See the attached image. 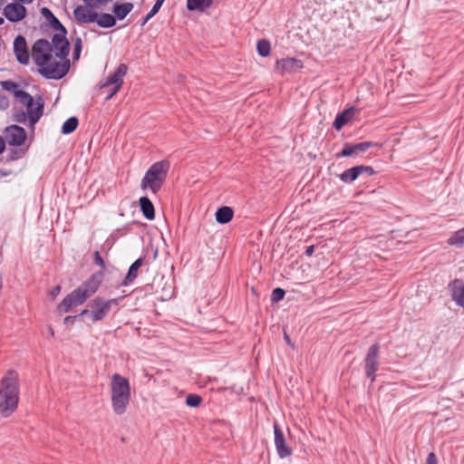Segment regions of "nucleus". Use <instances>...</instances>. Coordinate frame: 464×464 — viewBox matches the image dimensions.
I'll return each instance as SVG.
<instances>
[{
	"label": "nucleus",
	"mask_w": 464,
	"mask_h": 464,
	"mask_svg": "<svg viewBox=\"0 0 464 464\" xmlns=\"http://www.w3.org/2000/svg\"><path fill=\"white\" fill-rule=\"evenodd\" d=\"M70 44L63 34H53L52 41L37 40L32 48V58L38 72L46 79L59 80L70 69Z\"/></svg>",
	"instance_id": "f257e3e1"
},
{
	"label": "nucleus",
	"mask_w": 464,
	"mask_h": 464,
	"mask_svg": "<svg viewBox=\"0 0 464 464\" xmlns=\"http://www.w3.org/2000/svg\"><path fill=\"white\" fill-rule=\"evenodd\" d=\"M19 401V374L14 370L7 371L0 382V414L10 416Z\"/></svg>",
	"instance_id": "f03ea898"
},
{
	"label": "nucleus",
	"mask_w": 464,
	"mask_h": 464,
	"mask_svg": "<svg viewBox=\"0 0 464 464\" xmlns=\"http://www.w3.org/2000/svg\"><path fill=\"white\" fill-rule=\"evenodd\" d=\"M102 279L103 274L102 272L94 273L87 281L63 298L58 304L57 311L60 314L68 313L73 307L84 304L88 298L97 292Z\"/></svg>",
	"instance_id": "7ed1b4c3"
},
{
	"label": "nucleus",
	"mask_w": 464,
	"mask_h": 464,
	"mask_svg": "<svg viewBox=\"0 0 464 464\" xmlns=\"http://www.w3.org/2000/svg\"><path fill=\"white\" fill-rule=\"evenodd\" d=\"M111 407L115 414L126 412L130 401V385L127 378L114 373L110 383Z\"/></svg>",
	"instance_id": "20e7f679"
},
{
	"label": "nucleus",
	"mask_w": 464,
	"mask_h": 464,
	"mask_svg": "<svg viewBox=\"0 0 464 464\" xmlns=\"http://www.w3.org/2000/svg\"><path fill=\"white\" fill-rule=\"evenodd\" d=\"M169 167L170 164L168 160H160L153 163L141 179V189H148L152 194H157L166 181Z\"/></svg>",
	"instance_id": "39448f33"
},
{
	"label": "nucleus",
	"mask_w": 464,
	"mask_h": 464,
	"mask_svg": "<svg viewBox=\"0 0 464 464\" xmlns=\"http://www.w3.org/2000/svg\"><path fill=\"white\" fill-rule=\"evenodd\" d=\"M14 98L20 104L26 108L30 125L34 127L44 113V103L42 97L39 96L34 100L28 92L20 90L19 92H15Z\"/></svg>",
	"instance_id": "423d86ee"
},
{
	"label": "nucleus",
	"mask_w": 464,
	"mask_h": 464,
	"mask_svg": "<svg viewBox=\"0 0 464 464\" xmlns=\"http://www.w3.org/2000/svg\"><path fill=\"white\" fill-rule=\"evenodd\" d=\"M121 298H114L104 300L101 297H96L91 304V319L92 322H98L104 319L112 306H117Z\"/></svg>",
	"instance_id": "0eeeda50"
},
{
	"label": "nucleus",
	"mask_w": 464,
	"mask_h": 464,
	"mask_svg": "<svg viewBox=\"0 0 464 464\" xmlns=\"http://www.w3.org/2000/svg\"><path fill=\"white\" fill-rule=\"evenodd\" d=\"M378 354H379V346L377 343L372 344L366 354L365 358V374L372 381L375 380V372L378 369Z\"/></svg>",
	"instance_id": "6e6552de"
},
{
	"label": "nucleus",
	"mask_w": 464,
	"mask_h": 464,
	"mask_svg": "<svg viewBox=\"0 0 464 464\" xmlns=\"http://www.w3.org/2000/svg\"><path fill=\"white\" fill-rule=\"evenodd\" d=\"M5 140L11 146H22L26 140V132L23 127L11 125L5 129Z\"/></svg>",
	"instance_id": "1a4fd4ad"
},
{
	"label": "nucleus",
	"mask_w": 464,
	"mask_h": 464,
	"mask_svg": "<svg viewBox=\"0 0 464 464\" xmlns=\"http://www.w3.org/2000/svg\"><path fill=\"white\" fill-rule=\"evenodd\" d=\"M26 8L20 3L7 4L3 9V14L12 23L22 21L26 16Z\"/></svg>",
	"instance_id": "9d476101"
},
{
	"label": "nucleus",
	"mask_w": 464,
	"mask_h": 464,
	"mask_svg": "<svg viewBox=\"0 0 464 464\" xmlns=\"http://www.w3.org/2000/svg\"><path fill=\"white\" fill-rule=\"evenodd\" d=\"M274 434L275 446L278 457L280 459H285L290 457L293 453V450L291 447L287 445L284 433L276 423L274 424Z\"/></svg>",
	"instance_id": "9b49d317"
},
{
	"label": "nucleus",
	"mask_w": 464,
	"mask_h": 464,
	"mask_svg": "<svg viewBox=\"0 0 464 464\" xmlns=\"http://www.w3.org/2000/svg\"><path fill=\"white\" fill-rule=\"evenodd\" d=\"M14 53L16 60L21 64H28L30 55L27 50L25 38L22 35H17L14 41Z\"/></svg>",
	"instance_id": "f8f14e48"
},
{
	"label": "nucleus",
	"mask_w": 464,
	"mask_h": 464,
	"mask_svg": "<svg viewBox=\"0 0 464 464\" xmlns=\"http://www.w3.org/2000/svg\"><path fill=\"white\" fill-rule=\"evenodd\" d=\"M94 7H90L87 5H78L74 11L73 15L75 19L82 24H90L96 21L98 18V14L93 11Z\"/></svg>",
	"instance_id": "ddd939ff"
},
{
	"label": "nucleus",
	"mask_w": 464,
	"mask_h": 464,
	"mask_svg": "<svg viewBox=\"0 0 464 464\" xmlns=\"http://www.w3.org/2000/svg\"><path fill=\"white\" fill-rule=\"evenodd\" d=\"M303 67V62L296 58H284L277 60L276 69L280 73H292Z\"/></svg>",
	"instance_id": "4468645a"
},
{
	"label": "nucleus",
	"mask_w": 464,
	"mask_h": 464,
	"mask_svg": "<svg viewBox=\"0 0 464 464\" xmlns=\"http://www.w3.org/2000/svg\"><path fill=\"white\" fill-rule=\"evenodd\" d=\"M127 71V65L125 63H121L116 70L108 76L104 83L101 85V88H105L111 85L121 87L123 83V77L126 75Z\"/></svg>",
	"instance_id": "2eb2a0df"
},
{
	"label": "nucleus",
	"mask_w": 464,
	"mask_h": 464,
	"mask_svg": "<svg viewBox=\"0 0 464 464\" xmlns=\"http://www.w3.org/2000/svg\"><path fill=\"white\" fill-rule=\"evenodd\" d=\"M374 144L371 141L360 142L354 145L345 143L342 151L338 154V157H351L359 153L366 151L372 148Z\"/></svg>",
	"instance_id": "dca6fc26"
},
{
	"label": "nucleus",
	"mask_w": 464,
	"mask_h": 464,
	"mask_svg": "<svg viewBox=\"0 0 464 464\" xmlns=\"http://www.w3.org/2000/svg\"><path fill=\"white\" fill-rule=\"evenodd\" d=\"M42 15L49 22L51 27L57 31L58 33L56 34H63V36H66V29L65 27L60 23V21L53 15L52 11L47 7H43L41 9Z\"/></svg>",
	"instance_id": "f3484780"
},
{
	"label": "nucleus",
	"mask_w": 464,
	"mask_h": 464,
	"mask_svg": "<svg viewBox=\"0 0 464 464\" xmlns=\"http://www.w3.org/2000/svg\"><path fill=\"white\" fill-rule=\"evenodd\" d=\"M354 111L355 109L351 107L339 113L333 124L335 130H340L346 123H348L353 119Z\"/></svg>",
	"instance_id": "a211bd4d"
},
{
	"label": "nucleus",
	"mask_w": 464,
	"mask_h": 464,
	"mask_svg": "<svg viewBox=\"0 0 464 464\" xmlns=\"http://www.w3.org/2000/svg\"><path fill=\"white\" fill-rule=\"evenodd\" d=\"M143 216L152 220L155 218V209L152 202L147 197H141L139 200Z\"/></svg>",
	"instance_id": "6ab92c4d"
},
{
	"label": "nucleus",
	"mask_w": 464,
	"mask_h": 464,
	"mask_svg": "<svg viewBox=\"0 0 464 464\" xmlns=\"http://www.w3.org/2000/svg\"><path fill=\"white\" fill-rule=\"evenodd\" d=\"M132 9L133 4L128 2L123 4H115L113 5L112 12L115 18L122 20L131 12Z\"/></svg>",
	"instance_id": "aec40b11"
},
{
	"label": "nucleus",
	"mask_w": 464,
	"mask_h": 464,
	"mask_svg": "<svg viewBox=\"0 0 464 464\" xmlns=\"http://www.w3.org/2000/svg\"><path fill=\"white\" fill-rule=\"evenodd\" d=\"M213 3V0H187V8L189 11L204 12Z\"/></svg>",
	"instance_id": "412c9836"
},
{
	"label": "nucleus",
	"mask_w": 464,
	"mask_h": 464,
	"mask_svg": "<svg viewBox=\"0 0 464 464\" xmlns=\"http://www.w3.org/2000/svg\"><path fill=\"white\" fill-rule=\"evenodd\" d=\"M233 209L230 207H221L216 212V220L220 224H227L233 218Z\"/></svg>",
	"instance_id": "4be33fe9"
},
{
	"label": "nucleus",
	"mask_w": 464,
	"mask_h": 464,
	"mask_svg": "<svg viewBox=\"0 0 464 464\" xmlns=\"http://www.w3.org/2000/svg\"><path fill=\"white\" fill-rule=\"evenodd\" d=\"M142 264V258H138L136 261H134V263L131 264L124 279V285L131 283L138 276V271Z\"/></svg>",
	"instance_id": "5701e85b"
},
{
	"label": "nucleus",
	"mask_w": 464,
	"mask_h": 464,
	"mask_svg": "<svg viewBox=\"0 0 464 464\" xmlns=\"http://www.w3.org/2000/svg\"><path fill=\"white\" fill-rule=\"evenodd\" d=\"M448 245L455 246V247H463L464 246V227L459 229L452 236H450L447 240Z\"/></svg>",
	"instance_id": "b1692460"
},
{
	"label": "nucleus",
	"mask_w": 464,
	"mask_h": 464,
	"mask_svg": "<svg viewBox=\"0 0 464 464\" xmlns=\"http://www.w3.org/2000/svg\"><path fill=\"white\" fill-rule=\"evenodd\" d=\"M95 22H97L100 27L111 28L115 25L116 18L111 14H102L101 15L98 14V18Z\"/></svg>",
	"instance_id": "393cba45"
},
{
	"label": "nucleus",
	"mask_w": 464,
	"mask_h": 464,
	"mask_svg": "<svg viewBox=\"0 0 464 464\" xmlns=\"http://www.w3.org/2000/svg\"><path fill=\"white\" fill-rule=\"evenodd\" d=\"M360 175H359L358 168H357V166H355V167H353V168L348 169L345 171H343L341 174L340 179L344 183H352Z\"/></svg>",
	"instance_id": "a878e982"
},
{
	"label": "nucleus",
	"mask_w": 464,
	"mask_h": 464,
	"mask_svg": "<svg viewBox=\"0 0 464 464\" xmlns=\"http://www.w3.org/2000/svg\"><path fill=\"white\" fill-rule=\"evenodd\" d=\"M256 50L260 56H268L271 51V45L269 41L266 39L258 40L256 44Z\"/></svg>",
	"instance_id": "bb28decb"
},
{
	"label": "nucleus",
	"mask_w": 464,
	"mask_h": 464,
	"mask_svg": "<svg viewBox=\"0 0 464 464\" xmlns=\"http://www.w3.org/2000/svg\"><path fill=\"white\" fill-rule=\"evenodd\" d=\"M78 126V119L75 117H71L64 121L62 126V132L63 134H70L75 130Z\"/></svg>",
	"instance_id": "cd10ccee"
},
{
	"label": "nucleus",
	"mask_w": 464,
	"mask_h": 464,
	"mask_svg": "<svg viewBox=\"0 0 464 464\" xmlns=\"http://www.w3.org/2000/svg\"><path fill=\"white\" fill-rule=\"evenodd\" d=\"M165 0H156L151 10L144 17L141 25H144L150 19H151L160 9Z\"/></svg>",
	"instance_id": "c85d7f7f"
},
{
	"label": "nucleus",
	"mask_w": 464,
	"mask_h": 464,
	"mask_svg": "<svg viewBox=\"0 0 464 464\" xmlns=\"http://www.w3.org/2000/svg\"><path fill=\"white\" fill-rule=\"evenodd\" d=\"M1 86L5 91L13 92L14 97L15 92L20 91L18 84L12 81H3L1 82Z\"/></svg>",
	"instance_id": "c756f323"
},
{
	"label": "nucleus",
	"mask_w": 464,
	"mask_h": 464,
	"mask_svg": "<svg viewBox=\"0 0 464 464\" xmlns=\"http://www.w3.org/2000/svg\"><path fill=\"white\" fill-rule=\"evenodd\" d=\"M202 398L198 394H189L186 397V404L188 407H198L200 405Z\"/></svg>",
	"instance_id": "7c9ffc66"
},
{
	"label": "nucleus",
	"mask_w": 464,
	"mask_h": 464,
	"mask_svg": "<svg viewBox=\"0 0 464 464\" xmlns=\"http://www.w3.org/2000/svg\"><path fill=\"white\" fill-rule=\"evenodd\" d=\"M28 118L27 111H17L13 114V120L19 123H24Z\"/></svg>",
	"instance_id": "2f4dec72"
},
{
	"label": "nucleus",
	"mask_w": 464,
	"mask_h": 464,
	"mask_svg": "<svg viewBox=\"0 0 464 464\" xmlns=\"http://www.w3.org/2000/svg\"><path fill=\"white\" fill-rule=\"evenodd\" d=\"M285 296V291L282 288H276L272 292L271 300L273 302H278Z\"/></svg>",
	"instance_id": "473e14b6"
},
{
	"label": "nucleus",
	"mask_w": 464,
	"mask_h": 464,
	"mask_svg": "<svg viewBox=\"0 0 464 464\" xmlns=\"http://www.w3.org/2000/svg\"><path fill=\"white\" fill-rule=\"evenodd\" d=\"M73 47H74L73 59L78 60L80 57L81 51H82V39L80 37H77L75 39Z\"/></svg>",
	"instance_id": "72a5a7b5"
},
{
	"label": "nucleus",
	"mask_w": 464,
	"mask_h": 464,
	"mask_svg": "<svg viewBox=\"0 0 464 464\" xmlns=\"http://www.w3.org/2000/svg\"><path fill=\"white\" fill-rule=\"evenodd\" d=\"M357 168L359 175L366 174L368 176H372L375 173L374 169L370 166L359 165Z\"/></svg>",
	"instance_id": "f704fd0d"
},
{
	"label": "nucleus",
	"mask_w": 464,
	"mask_h": 464,
	"mask_svg": "<svg viewBox=\"0 0 464 464\" xmlns=\"http://www.w3.org/2000/svg\"><path fill=\"white\" fill-rule=\"evenodd\" d=\"M94 262L101 268H102V269L106 268L105 262L103 261L102 257L101 256V255L98 251H95V253H94Z\"/></svg>",
	"instance_id": "c9c22d12"
},
{
	"label": "nucleus",
	"mask_w": 464,
	"mask_h": 464,
	"mask_svg": "<svg viewBox=\"0 0 464 464\" xmlns=\"http://www.w3.org/2000/svg\"><path fill=\"white\" fill-rule=\"evenodd\" d=\"M88 6L90 7H99L103 3L106 2V0H82Z\"/></svg>",
	"instance_id": "e433bc0d"
},
{
	"label": "nucleus",
	"mask_w": 464,
	"mask_h": 464,
	"mask_svg": "<svg viewBox=\"0 0 464 464\" xmlns=\"http://www.w3.org/2000/svg\"><path fill=\"white\" fill-rule=\"evenodd\" d=\"M425 464H438V459L435 453L430 452L428 455Z\"/></svg>",
	"instance_id": "4c0bfd02"
},
{
	"label": "nucleus",
	"mask_w": 464,
	"mask_h": 464,
	"mask_svg": "<svg viewBox=\"0 0 464 464\" xmlns=\"http://www.w3.org/2000/svg\"><path fill=\"white\" fill-rule=\"evenodd\" d=\"M120 89L121 87L113 86L106 100H110L111 98H112V96H114L120 91Z\"/></svg>",
	"instance_id": "58836bf2"
},
{
	"label": "nucleus",
	"mask_w": 464,
	"mask_h": 464,
	"mask_svg": "<svg viewBox=\"0 0 464 464\" xmlns=\"http://www.w3.org/2000/svg\"><path fill=\"white\" fill-rule=\"evenodd\" d=\"M76 316H66L64 318V324H72L75 321Z\"/></svg>",
	"instance_id": "ea45409f"
},
{
	"label": "nucleus",
	"mask_w": 464,
	"mask_h": 464,
	"mask_svg": "<svg viewBox=\"0 0 464 464\" xmlns=\"http://www.w3.org/2000/svg\"><path fill=\"white\" fill-rule=\"evenodd\" d=\"M8 105V101L5 96H0V107L5 108Z\"/></svg>",
	"instance_id": "a19ab883"
},
{
	"label": "nucleus",
	"mask_w": 464,
	"mask_h": 464,
	"mask_svg": "<svg viewBox=\"0 0 464 464\" xmlns=\"http://www.w3.org/2000/svg\"><path fill=\"white\" fill-rule=\"evenodd\" d=\"M11 174H12L11 170H7L5 169H0V177L1 178L6 177V176L11 175Z\"/></svg>",
	"instance_id": "79ce46f5"
},
{
	"label": "nucleus",
	"mask_w": 464,
	"mask_h": 464,
	"mask_svg": "<svg viewBox=\"0 0 464 464\" xmlns=\"http://www.w3.org/2000/svg\"><path fill=\"white\" fill-rule=\"evenodd\" d=\"M314 246H313V245H312V246H309L306 248V250H305V254H306L308 256H312V255L314 254Z\"/></svg>",
	"instance_id": "37998d69"
},
{
	"label": "nucleus",
	"mask_w": 464,
	"mask_h": 464,
	"mask_svg": "<svg viewBox=\"0 0 464 464\" xmlns=\"http://www.w3.org/2000/svg\"><path fill=\"white\" fill-rule=\"evenodd\" d=\"M5 149V140L0 136V154L4 152Z\"/></svg>",
	"instance_id": "c03bdc74"
},
{
	"label": "nucleus",
	"mask_w": 464,
	"mask_h": 464,
	"mask_svg": "<svg viewBox=\"0 0 464 464\" xmlns=\"http://www.w3.org/2000/svg\"><path fill=\"white\" fill-rule=\"evenodd\" d=\"M61 291V286L60 285H57L53 288V290L52 291V295L54 297L56 296Z\"/></svg>",
	"instance_id": "a18cd8bd"
},
{
	"label": "nucleus",
	"mask_w": 464,
	"mask_h": 464,
	"mask_svg": "<svg viewBox=\"0 0 464 464\" xmlns=\"http://www.w3.org/2000/svg\"><path fill=\"white\" fill-rule=\"evenodd\" d=\"M284 339H285V343H286L288 345H291V346L293 345V344H292V343H291V340H290V338H289V336L287 335V334H286V333H285V334H284Z\"/></svg>",
	"instance_id": "49530a36"
},
{
	"label": "nucleus",
	"mask_w": 464,
	"mask_h": 464,
	"mask_svg": "<svg viewBox=\"0 0 464 464\" xmlns=\"http://www.w3.org/2000/svg\"><path fill=\"white\" fill-rule=\"evenodd\" d=\"M86 314H90L91 315V311L88 310V309H84L80 314V315H86Z\"/></svg>",
	"instance_id": "de8ad7c7"
},
{
	"label": "nucleus",
	"mask_w": 464,
	"mask_h": 464,
	"mask_svg": "<svg viewBox=\"0 0 464 464\" xmlns=\"http://www.w3.org/2000/svg\"><path fill=\"white\" fill-rule=\"evenodd\" d=\"M5 3V0H0V6L4 5Z\"/></svg>",
	"instance_id": "09e8293b"
},
{
	"label": "nucleus",
	"mask_w": 464,
	"mask_h": 464,
	"mask_svg": "<svg viewBox=\"0 0 464 464\" xmlns=\"http://www.w3.org/2000/svg\"><path fill=\"white\" fill-rule=\"evenodd\" d=\"M4 24V19L0 16V25Z\"/></svg>",
	"instance_id": "8fccbe9b"
},
{
	"label": "nucleus",
	"mask_w": 464,
	"mask_h": 464,
	"mask_svg": "<svg viewBox=\"0 0 464 464\" xmlns=\"http://www.w3.org/2000/svg\"><path fill=\"white\" fill-rule=\"evenodd\" d=\"M50 334L53 335V331L51 329Z\"/></svg>",
	"instance_id": "3c124183"
}]
</instances>
